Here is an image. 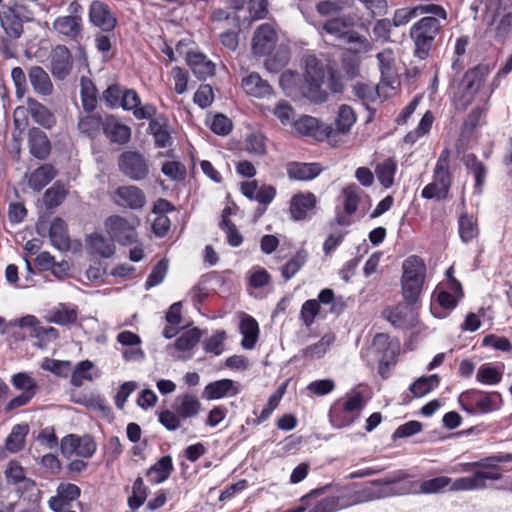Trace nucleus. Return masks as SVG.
Listing matches in <instances>:
<instances>
[{
	"instance_id": "obj_60",
	"label": "nucleus",
	"mask_w": 512,
	"mask_h": 512,
	"mask_svg": "<svg viewBox=\"0 0 512 512\" xmlns=\"http://www.w3.org/2000/svg\"><path fill=\"white\" fill-rule=\"evenodd\" d=\"M103 120L99 115H87L82 117L78 123V129L82 134L94 138L103 129Z\"/></svg>"
},
{
	"instance_id": "obj_39",
	"label": "nucleus",
	"mask_w": 512,
	"mask_h": 512,
	"mask_svg": "<svg viewBox=\"0 0 512 512\" xmlns=\"http://www.w3.org/2000/svg\"><path fill=\"white\" fill-rule=\"evenodd\" d=\"M174 409L182 419L193 418L199 414L201 402L195 395L186 393L177 397Z\"/></svg>"
},
{
	"instance_id": "obj_18",
	"label": "nucleus",
	"mask_w": 512,
	"mask_h": 512,
	"mask_svg": "<svg viewBox=\"0 0 512 512\" xmlns=\"http://www.w3.org/2000/svg\"><path fill=\"white\" fill-rule=\"evenodd\" d=\"M343 212L336 209V215L334 220L330 223V227L333 228L335 225L347 227L352 224L350 216L353 215L360 203L359 189L355 185H351L343 188Z\"/></svg>"
},
{
	"instance_id": "obj_10",
	"label": "nucleus",
	"mask_w": 512,
	"mask_h": 512,
	"mask_svg": "<svg viewBox=\"0 0 512 512\" xmlns=\"http://www.w3.org/2000/svg\"><path fill=\"white\" fill-rule=\"evenodd\" d=\"M463 297L461 283L452 279L449 281L447 289L438 285L432 295L431 311L437 318H445L454 310L458 301Z\"/></svg>"
},
{
	"instance_id": "obj_53",
	"label": "nucleus",
	"mask_w": 512,
	"mask_h": 512,
	"mask_svg": "<svg viewBox=\"0 0 512 512\" xmlns=\"http://www.w3.org/2000/svg\"><path fill=\"white\" fill-rule=\"evenodd\" d=\"M353 93L366 107L379 97L378 89L372 83L356 82L353 85Z\"/></svg>"
},
{
	"instance_id": "obj_52",
	"label": "nucleus",
	"mask_w": 512,
	"mask_h": 512,
	"mask_svg": "<svg viewBox=\"0 0 512 512\" xmlns=\"http://www.w3.org/2000/svg\"><path fill=\"white\" fill-rule=\"evenodd\" d=\"M78 312L74 308H67L64 305L53 309L50 312L49 321L61 326H67L76 323Z\"/></svg>"
},
{
	"instance_id": "obj_2",
	"label": "nucleus",
	"mask_w": 512,
	"mask_h": 512,
	"mask_svg": "<svg viewBox=\"0 0 512 512\" xmlns=\"http://www.w3.org/2000/svg\"><path fill=\"white\" fill-rule=\"evenodd\" d=\"M492 69L493 66L490 64L480 63L468 69L456 85H454V82L451 84L453 90L452 101L457 110H466L477 94H479L480 100L487 104L494 91L500 86L501 80L512 71V54L498 70L489 85L484 87V82Z\"/></svg>"
},
{
	"instance_id": "obj_23",
	"label": "nucleus",
	"mask_w": 512,
	"mask_h": 512,
	"mask_svg": "<svg viewBox=\"0 0 512 512\" xmlns=\"http://www.w3.org/2000/svg\"><path fill=\"white\" fill-rule=\"evenodd\" d=\"M317 198L312 192L297 193L290 200L289 212L295 221L305 220L314 210Z\"/></svg>"
},
{
	"instance_id": "obj_1",
	"label": "nucleus",
	"mask_w": 512,
	"mask_h": 512,
	"mask_svg": "<svg viewBox=\"0 0 512 512\" xmlns=\"http://www.w3.org/2000/svg\"><path fill=\"white\" fill-rule=\"evenodd\" d=\"M511 453H502L474 462H461L451 467L449 473H468V476L452 479L437 476L423 481L417 480L406 469L395 470L397 496L431 495L448 490L450 492L480 491L502 478L498 463L511 462Z\"/></svg>"
},
{
	"instance_id": "obj_20",
	"label": "nucleus",
	"mask_w": 512,
	"mask_h": 512,
	"mask_svg": "<svg viewBox=\"0 0 512 512\" xmlns=\"http://www.w3.org/2000/svg\"><path fill=\"white\" fill-rule=\"evenodd\" d=\"M277 38L276 30L271 24L264 23L260 25L255 30L252 39L253 53L258 56L270 54L275 48Z\"/></svg>"
},
{
	"instance_id": "obj_55",
	"label": "nucleus",
	"mask_w": 512,
	"mask_h": 512,
	"mask_svg": "<svg viewBox=\"0 0 512 512\" xmlns=\"http://www.w3.org/2000/svg\"><path fill=\"white\" fill-rule=\"evenodd\" d=\"M279 83L283 91L288 96H291L298 90L301 92V86L303 85L304 80L302 81L301 76L297 72L286 70L281 74Z\"/></svg>"
},
{
	"instance_id": "obj_33",
	"label": "nucleus",
	"mask_w": 512,
	"mask_h": 512,
	"mask_svg": "<svg viewBox=\"0 0 512 512\" xmlns=\"http://www.w3.org/2000/svg\"><path fill=\"white\" fill-rule=\"evenodd\" d=\"M30 84L34 92L42 97L50 96L53 84L49 74L40 66H32L28 71Z\"/></svg>"
},
{
	"instance_id": "obj_13",
	"label": "nucleus",
	"mask_w": 512,
	"mask_h": 512,
	"mask_svg": "<svg viewBox=\"0 0 512 512\" xmlns=\"http://www.w3.org/2000/svg\"><path fill=\"white\" fill-rule=\"evenodd\" d=\"M139 221L135 217L130 219L113 215L106 219L105 228L110 235L112 241L118 242L120 245L128 246L137 242L136 227Z\"/></svg>"
},
{
	"instance_id": "obj_3",
	"label": "nucleus",
	"mask_w": 512,
	"mask_h": 512,
	"mask_svg": "<svg viewBox=\"0 0 512 512\" xmlns=\"http://www.w3.org/2000/svg\"><path fill=\"white\" fill-rule=\"evenodd\" d=\"M426 6L440 9V13H425L410 28V37L415 45L414 54L420 59L428 57L437 36L447 22V11L443 6L428 3Z\"/></svg>"
},
{
	"instance_id": "obj_41",
	"label": "nucleus",
	"mask_w": 512,
	"mask_h": 512,
	"mask_svg": "<svg viewBox=\"0 0 512 512\" xmlns=\"http://www.w3.org/2000/svg\"><path fill=\"white\" fill-rule=\"evenodd\" d=\"M56 176V170L50 164H44L33 171L29 177V186L36 190H42Z\"/></svg>"
},
{
	"instance_id": "obj_16",
	"label": "nucleus",
	"mask_w": 512,
	"mask_h": 512,
	"mask_svg": "<svg viewBox=\"0 0 512 512\" xmlns=\"http://www.w3.org/2000/svg\"><path fill=\"white\" fill-rule=\"evenodd\" d=\"M88 21L102 32H113L118 25V17L109 4L102 0L91 1L88 8Z\"/></svg>"
},
{
	"instance_id": "obj_38",
	"label": "nucleus",
	"mask_w": 512,
	"mask_h": 512,
	"mask_svg": "<svg viewBox=\"0 0 512 512\" xmlns=\"http://www.w3.org/2000/svg\"><path fill=\"white\" fill-rule=\"evenodd\" d=\"M173 471V462L170 455L161 457L146 472V477L151 484H159L167 480Z\"/></svg>"
},
{
	"instance_id": "obj_45",
	"label": "nucleus",
	"mask_w": 512,
	"mask_h": 512,
	"mask_svg": "<svg viewBox=\"0 0 512 512\" xmlns=\"http://www.w3.org/2000/svg\"><path fill=\"white\" fill-rule=\"evenodd\" d=\"M29 432L27 424H17L13 426L10 434L6 438L5 446L10 452L16 453L24 448L25 439Z\"/></svg>"
},
{
	"instance_id": "obj_19",
	"label": "nucleus",
	"mask_w": 512,
	"mask_h": 512,
	"mask_svg": "<svg viewBox=\"0 0 512 512\" xmlns=\"http://www.w3.org/2000/svg\"><path fill=\"white\" fill-rule=\"evenodd\" d=\"M73 67V58L66 45H56L50 54V71L55 79H66Z\"/></svg>"
},
{
	"instance_id": "obj_17",
	"label": "nucleus",
	"mask_w": 512,
	"mask_h": 512,
	"mask_svg": "<svg viewBox=\"0 0 512 512\" xmlns=\"http://www.w3.org/2000/svg\"><path fill=\"white\" fill-rule=\"evenodd\" d=\"M118 166L125 176L135 181L145 179L149 173L147 160L137 151L123 152L119 157Z\"/></svg>"
},
{
	"instance_id": "obj_49",
	"label": "nucleus",
	"mask_w": 512,
	"mask_h": 512,
	"mask_svg": "<svg viewBox=\"0 0 512 512\" xmlns=\"http://www.w3.org/2000/svg\"><path fill=\"white\" fill-rule=\"evenodd\" d=\"M396 170V162L391 158L385 159L376 165V177L384 188H390L393 185Z\"/></svg>"
},
{
	"instance_id": "obj_37",
	"label": "nucleus",
	"mask_w": 512,
	"mask_h": 512,
	"mask_svg": "<svg viewBox=\"0 0 512 512\" xmlns=\"http://www.w3.org/2000/svg\"><path fill=\"white\" fill-rule=\"evenodd\" d=\"M49 237L52 245L59 251H68L71 247L67 231V224L61 218H55L49 229Z\"/></svg>"
},
{
	"instance_id": "obj_6",
	"label": "nucleus",
	"mask_w": 512,
	"mask_h": 512,
	"mask_svg": "<svg viewBox=\"0 0 512 512\" xmlns=\"http://www.w3.org/2000/svg\"><path fill=\"white\" fill-rule=\"evenodd\" d=\"M462 410L469 415H484L499 410L503 405V399L497 391H483L469 389L462 392L458 397Z\"/></svg>"
},
{
	"instance_id": "obj_15",
	"label": "nucleus",
	"mask_w": 512,
	"mask_h": 512,
	"mask_svg": "<svg viewBox=\"0 0 512 512\" xmlns=\"http://www.w3.org/2000/svg\"><path fill=\"white\" fill-rule=\"evenodd\" d=\"M96 450L97 444L94 438L89 434L82 436L68 434L60 441L61 454L66 458L76 455L84 459H89L96 453Z\"/></svg>"
},
{
	"instance_id": "obj_57",
	"label": "nucleus",
	"mask_w": 512,
	"mask_h": 512,
	"mask_svg": "<svg viewBox=\"0 0 512 512\" xmlns=\"http://www.w3.org/2000/svg\"><path fill=\"white\" fill-rule=\"evenodd\" d=\"M502 371L491 364H482L476 374V380L484 385H496L502 380Z\"/></svg>"
},
{
	"instance_id": "obj_51",
	"label": "nucleus",
	"mask_w": 512,
	"mask_h": 512,
	"mask_svg": "<svg viewBox=\"0 0 512 512\" xmlns=\"http://www.w3.org/2000/svg\"><path fill=\"white\" fill-rule=\"evenodd\" d=\"M94 364L90 360H83L77 363L71 374V385L74 387H81L84 381H92L93 376L91 370Z\"/></svg>"
},
{
	"instance_id": "obj_22",
	"label": "nucleus",
	"mask_w": 512,
	"mask_h": 512,
	"mask_svg": "<svg viewBox=\"0 0 512 512\" xmlns=\"http://www.w3.org/2000/svg\"><path fill=\"white\" fill-rule=\"evenodd\" d=\"M240 393V385L231 379H221L208 383L202 393L206 400L234 397Z\"/></svg>"
},
{
	"instance_id": "obj_54",
	"label": "nucleus",
	"mask_w": 512,
	"mask_h": 512,
	"mask_svg": "<svg viewBox=\"0 0 512 512\" xmlns=\"http://www.w3.org/2000/svg\"><path fill=\"white\" fill-rule=\"evenodd\" d=\"M356 122V114L354 110L348 105H341L335 119V125L339 132H349L351 127Z\"/></svg>"
},
{
	"instance_id": "obj_46",
	"label": "nucleus",
	"mask_w": 512,
	"mask_h": 512,
	"mask_svg": "<svg viewBox=\"0 0 512 512\" xmlns=\"http://www.w3.org/2000/svg\"><path fill=\"white\" fill-rule=\"evenodd\" d=\"M353 24V19L349 15H342L328 19L321 29L329 35L341 39L345 34V29Z\"/></svg>"
},
{
	"instance_id": "obj_31",
	"label": "nucleus",
	"mask_w": 512,
	"mask_h": 512,
	"mask_svg": "<svg viewBox=\"0 0 512 512\" xmlns=\"http://www.w3.org/2000/svg\"><path fill=\"white\" fill-rule=\"evenodd\" d=\"M202 337V332L199 328L193 327L184 331L174 342L173 348L181 354L173 355L177 359L191 358L192 349L199 343Z\"/></svg>"
},
{
	"instance_id": "obj_48",
	"label": "nucleus",
	"mask_w": 512,
	"mask_h": 512,
	"mask_svg": "<svg viewBox=\"0 0 512 512\" xmlns=\"http://www.w3.org/2000/svg\"><path fill=\"white\" fill-rule=\"evenodd\" d=\"M373 348L378 355L380 365H388L390 360L395 356V352L391 349V343L389 342V336L387 334H377L373 339Z\"/></svg>"
},
{
	"instance_id": "obj_11",
	"label": "nucleus",
	"mask_w": 512,
	"mask_h": 512,
	"mask_svg": "<svg viewBox=\"0 0 512 512\" xmlns=\"http://www.w3.org/2000/svg\"><path fill=\"white\" fill-rule=\"evenodd\" d=\"M363 407V396L355 393L345 401L335 402L329 410V421L334 428L350 426L358 419Z\"/></svg>"
},
{
	"instance_id": "obj_42",
	"label": "nucleus",
	"mask_w": 512,
	"mask_h": 512,
	"mask_svg": "<svg viewBox=\"0 0 512 512\" xmlns=\"http://www.w3.org/2000/svg\"><path fill=\"white\" fill-rule=\"evenodd\" d=\"M440 384V377L438 374H432L429 376H422L415 380L409 387V391L412 393L413 397L420 398L432 390L437 388Z\"/></svg>"
},
{
	"instance_id": "obj_36",
	"label": "nucleus",
	"mask_w": 512,
	"mask_h": 512,
	"mask_svg": "<svg viewBox=\"0 0 512 512\" xmlns=\"http://www.w3.org/2000/svg\"><path fill=\"white\" fill-rule=\"evenodd\" d=\"M463 163L467 170L473 174L475 179L474 194L481 195L485 183L487 168L473 153L464 155Z\"/></svg>"
},
{
	"instance_id": "obj_28",
	"label": "nucleus",
	"mask_w": 512,
	"mask_h": 512,
	"mask_svg": "<svg viewBox=\"0 0 512 512\" xmlns=\"http://www.w3.org/2000/svg\"><path fill=\"white\" fill-rule=\"evenodd\" d=\"M115 202L130 209H141L146 202L145 195L136 186H121L115 192Z\"/></svg>"
},
{
	"instance_id": "obj_9",
	"label": "nucleus",
	"mask_w": 512,
	"mask_h": 512,
	"mask_svg": "<svg viewBox=\"0 0 512 512\" xmlns=\"http://www.w3.org/2000/svg\"><path fill=\"white\" fill-rule=\"evenodd\" d=\"M83 6L73 0L67 7V15H60L52 22L51 30L68 40L78 42L83 36Z\"/></svg>"
},
{
	"instance_id": "obj_47",
	"label": "nucleus",
	"mask_w": 512,
	"mask_h": 512,
	"mask_svg": "<svg viewBox=\"0 0 512 512\" xmlns=\"http://www.w3.org/2000/svg\"><path fill=\"white\" fill-rule=\"evenodd\" d=\"M5 477L7 482L13 485L22 484L25 489L35 486L33 480L26 478L23 467L16 461H10L6 470Z\"/></svg>"
},
{
	"instance_id": "obj_12",
	"label": "nucleus",
	"mask_w": 512,
	"mask_h": 512,
	"mask_svg": "<svg viewBox=\"0 0 512 512\" xmlns=\"http://www.w3.org/2000/svg\"><path fill=\"white\" fill-rule=\"evenodd\" d=\"M27 107L19 106L14 110L13 118L16 128L21 129L27 125L26 113L33 121L45 129H51L56 124V117L45 105L32 97L26 100Z\"/></svg>"
},
{
	"instance_id": "obj_61",
	"label": "nucleus",
	"mask_w": 512,
	"mask_h": 512,
	"mask_svg": "<svg viewBox=\"0 0 512 512\" xmlns=\"http://www.w3.org/2000/svg\"><path fill=\"white\" fill-rule=\"evenodd\" d=\"M307 261V253L298 251L281 269L282 277L287 281L296 275Z\"/></svg>"
},
{
	"instance_id": "obj_40",
	"label": "nucleus",
	"mask_w": 512,
	"mask_h": 512,
	"mask_svg": "<svg viewBox=\"0 0 512 512\" xmlns=\"http://www.w3.org/2000/svg\"><path fill=\"white\" fill-rule=\"evenodd\" d=\"M425 13H440V9L436 7H429L426 4H419L412 8L397 9L394 13L392 24L399 27L407 24L411 19L424 15Z\"/></svg>"
},
{
	"instance_id": "obj_25",
	"label": "nucleus",
	"mask_w": 512,
	"mask_h": 512,
	"mask_svg": "<svg viewBox=\"0 0 512 512\" xmlns=\"http://www.w3.org/2000/svg\"><path fill=\"white\" fill-rule=\"evenodd\" d=\"M148 132L153 136L156 148H166L173 143L169 122L164 115H158L149 121Z\"/></svg>"
},
{
	"instance_id": "obj_30",
	"label": "nucleus",
	"mask_w": 512,
	"mask_h": 512,
	"mask_svg": "<svg viewBox=\"0 0 512 512\" xmlns=\"http://www.w3.org/2000/svg\"><path fill=\"white\" fill-rule=\"evenodd\" d=\"M286 172L290 180L310 181L322 172V167L319 163L293 161L286 164Z\"/></svg>"
},
{
	"instance_id": "obj_24",
	"label": "nucleus",
	"mask_w": 512,
	"mask_h": 512,
	"mask_svg": "<svg viewBox=\"0 0 512 512\" xmlns=\"http://www.w3.org/2000/svg\"><path fill=\"white\" fill-rule=\"evenodd\" d=\"M80 488L76 484L61 483L57 488V494L48 501L49 507L54 512H62L70 503L79 498Z\"/></svg>"
},
{
	"instance_id": "obj_27",
	"label": "nucleus",
	"mask_w": 512,
	"mask_h": 512,
	"mask_svg": "<svg viewBox=\"0 0 512 512\" xmlns=\"http://www.w3.org/2000/svg\"><path fill=\"white\" fill-rule=\"evenodd\" d=\"M86 250L89 255L101 258H111L115 253V245L112 239H108L101 233H93L86 237Z\"/></svg>"
},
{
	"instance_id": "obj_62",
	"label": "nucleus",
	"mask_w": 512,
	"mask_h": 512,
	"mask_svg": "<svg viewBox=\"0 0 512 512\" xmlns=\"http://www.w3.org/2000/svg\"><path fill=\"white\" fill-rule=\"evenodd\" d=\"M334 340L335 336L333 334H325L318 342L308 346L304 353L310 358H321L326 354Z\"/></svg>"
},
{
	"instance_id": "obj_7",
	"label": "nucleus",
	"mask_w": 512,
	"mask_h": 512,
	"mask_svg": "<svg viewBox=\"0 0 512 512\" xmlns=\"http://www.w3.org/2000/svg\"><path fill=\"white\" fill-rule=\"evenodd\" d=\"M450 160L451 151L447 148L443 149L433 171V181L426 185L421 192L424 199L443 200L447 198L452 185Z\"/></svg>"
},
{
	"instance_id": "obj_29",
	"label": "nucleus",
	"mask_w": 512,
	"mask_h": 512,
	"mask_svg": "<svg viewBox=\"0 0 512 512\" xmlns=\"http://www.w3.org/2000/svg\"><path fill=\"white\" fill-rule=\"evenodd\" d=\"M28 146L32 156L44 160L51 151V143L44 131L37 127H32L28 131Z\"/></svg>"
},
{
	"instance_id": "obj_63",
	"label": "nucleus",
	"mask_w": 512,
	"mask_h": 512,
	"mask_svg": "<svg viewBox=\"0 0 512 512\" xmlns=\"http://www.w3.org/2000/svg\"><path fill=\"white\" fill-rule=\"evenodd\" d=\"M67 191L63 185L54 184L44 194V203L48 209L59 206L66 198Z\"/></svg>"
},
{
	"instance_id": "obj_21",
	"label": "nucleus",
	"mask_w": 512,
	"mask_h": 512,
	"mask_svg": "<svg viewBox=\"0 0 512 512\" xmlns=\"http://www.w3.org/2000/svg\"><path fill=\"white\" fill-rule=\"evenodd\" d=\"M327 487L315 489L311 491L310 493L304 495L301 498V505L305 506V511L308 509L307 512H336L338 511V501L335 500V496H327L320 500H317L316 498L323 493V491Z\"/></svg>"
},
{
	"instance_id": "obj_58",
	"label": "nucleus",
	"mask_w": 512,
	"mask_h": 512,
	"mask_svg": "<svg viewBox=\"0 0 512 512\" xmlns=\"http://www.w3.org/2000/svg\"><path fill=\"white\" fill-rule=\"evenodd\" d=\"M80 95L84 110L93 111L97 104V90L92 81L84 78L81 80Z\"/></svg>"
},
{
	"instance_id": "obj_64",
	"label": "nucleus",
	"mask_w": 512,
	"mask_h": 512,
	"mask_svg": "<svg viewBox=\"0 0 512 512\" xmlns=\"http://www.w3.org/2000/svg\"><path fill=\"white\" fill-rule=\"evenodd\" d=\"M30 336L38 340V346L44 347L59 337L58 330L52 326L44 327L40 323L30 332Z\"/></svg>"
},
{
	"instance_id": "obj_59",
	"label": "nucleus",
	"mask_w": 512,
	"mask_h": 512,
	"mask_svg": "<svg viewBox=\"0 0 512 512\" xmlns=\"http://www.w3.org/2000/svg\"><path fill=\"white\" fill-rule=\"evenodd\" d=\"M12 385L22 391L23 394H28L31 397L36 395L38 386L34 378L29 376L27 373L19 372L12 376Z\"/></svg>"
},
{
	"instance_id": "obj_26",
	"label": "nucleus",
	"mask_w": 512,
	"mask_h": 512,
	"mask_svg": "<svg viewBox=\"0 0 512 512\" xmlns=\"http://www.w3.org/2000/svg\"><path fill=\"white\" fill-rule=\"evenodd\" d=\"M103 133L112 143L119 145L128 143L131 138L130 127L121 123L112 115H109L104 119Z\"/></svg>"
},
{
	"instance_id": "obj_50",
	"label": "nucleus",
	"mask_w": 512,
	"mask_h": 512,
	"mask_svg": "<svg viewBox=\"0 0 512 512\" xmlns=\"http://www.w3.org/2000/svg\"><path fill=\"white\" fill-rule=\"evenodd\" d=\"M407 306L405 304H397L383 311L384 318L395 328L403 329L408 325L407 322Z\"/></svg>"
},
{
	"instance_id": "obj_34",
	"label": "nucleus",
	"mask_w": 512,
	"mask_h": 512,
	"mask_svg": "<svg viewBox=\"0 0 512 512\" xmlns=\"http://www.w3.org/2000/svg\"><path fill=\"white\" fill-rule=\"evenodd\" d=\"M239 330L242 335L241 346L246 350L253 349L259 337L258 322L252 316L244 313L240 320Z\"/></svg>"
},
{
	"instance_id": "obj_43",
	"label": "nucleus",
	"mask_w": 512,
	"mask_h": 512,
	"mask_svg": "<svg viewBox=\"0 0 512 512\" xmlns=\"http://www.w3.org/2000/svg\"><path fill=\"white\" fill-rule=\"evenodd\" d=\"M376 58L379 64L382 82L387 85H392L395 78L394 58L392 51L390 49H386L382 52H379Z\"/></svg>"
},
{
	"instance_id": "obj_4",
	"label": "nucleus",
	"mask_w": 512,
	"mask_h": 512,
	"mask_svg": "<svg viewBox=\"0 0 512 512\" xmlns=\"http://www.w3.org/2000/svg\"><path fill=\"white\" fill-rule=\"evenodd\" d=\"M427 268L422 258L408 256L402 263L401 293L407 305L416 304L423 292Z\"/></svg>"
},
{
	"instance_id": "obj_44",
	"label": "nucleus",
	"mask_w": 512,
	"mask_h": 512,
	"mask_svg": "<svg viewBox=\"0 0 512 512\" xmlns=\"http://www.w3.org/2000/svg\"><path fill=\"white\" fill-rule=\"evenodd\" d=\"M458 230L464 243L472 241L479 235L477 219L472 215L463 213L458 219Z\"/></svg>"
},
{
	"instance_id": "obj_8",
	"label": "nucleus",
	"mask_w": 512,
	"mask_h": 512,
	"mask_svg": "<svg viewBox=\"0 0 512 512\" xmlns=\"http://www.w3.org/2000/svg\"><path fill=\"white\" fill-rule=\"evenodd\" d=\"M355 505L396 497L395 471L384 478L366 482L364 484H350Z\"/></svg>"
},
{
	"instance_id": "obj_14",
	"label": "nucleus",
	"mask_w": 512,
	"mask_h": 512,
	"mask_svg": "<svg viewBox=\"0 0 512 512\" xmlns=\"http://www.w3.org/2000/svg\"><path fill=\"white\" fill-rule=\"evenodd\" d=\"M33 19V12L22 4H14L0 14L1 26L11 39H18L23 33V23Z\"/></svg>"
},
{
	"instance_id": "obj_5",
	"label": "nucleus",
	"mask_w": 512,
	"mask_h": 512,
	"mask_svg": "<svg viewBox=\"0 0 512 512\" xmlns=\"http://www.w3.org/2000/svg\"><path fill=\"white\" fill-rule=\"evenodd\" d=\"M305 72L301 93L315 103L327 100L328 94L322 89L328 71L325 65L315 55H308L304 59Z\"/></svg>"
},
{
	"instance_id": "obj_32",
	"label": "nucleus",
	"mask_w": 512,
	"mask_h": 512,
	"mask_svg": "<svg viewBox=\"0 0 512 512\" xmlns=\"http://www.w3.org/2000/svg\"><path fill=\"white\" fill-rule=\"evenodd\" d=\"M187 64L199 80H206L215 74V64L201 52H188Z\"/></svg>"
},
{
	"instance_id": "obj_35",
	"label": "nucleus",
	"mask_w": 512,
	"mask_h": 512,
	"mask_svg": "<svg viewBox=\"0 0 512 512\" xmlns=\"http://www.w3.org/2000/svg\"><path fill=\"white\" fill-rule=\"evenodd\" d=\"M241 86L248 95L256 98H263L272 93V87L268 81L262 79L256 72L244 77Z\"/></svg>"
},
{
	"instance_id": "obj_56",
	"label": "nucleus",
	"mask_w": 512,
	"mask_h": 512,
	"mask_svg": "<svg viewBox=\"0 0 512 512\" xmlns=\"http://www.w3.org/2000/svg\"><path fill=\"white\" fill-rule=\"evenodd\" d=\"M148 489L144 485L143 479L137 477L132 486V494L128 497V506L131 510L139 509L146 501Z\"/></svg>"
}]
</instances>
